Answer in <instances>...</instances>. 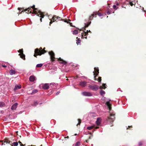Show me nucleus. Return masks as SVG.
Returning a JSON list of instances; mask_svg holds the SVG:
<instances>
[{
	"instance_id": "obj_46",
	"label": "nucleus",
	"mask_w": 146,
	"mask_h": 146,
	"mask_svg": "<svg viewBox=\"0 0 146 146\" xmlns=\"http://www.w3.org/2000/svg\"><path fill=\"white\" fill-rule=\"evenodd\" d=\"M20 145H21V146H24V145H23L22 143H21V144H20Z\"/></svg>"
},
{
	"instance_id": "obj_43",
	"label": "nucleus",
	"mask_w": 146,
	"mask_h": 146,
	"mask_svg": "<svg viewBox=\"0 0 146 146\" xmlns=\"http://www.w3.org/2000/svg\"><path fill=\"white\" fill-rule=\"evenodd\" d=\"M2 66L4 67H6V66L5 65H2Z\"/></svg>"
},
{
	"instance_id": "obj_40",
	"label": "nucleus",
	"mask_w": 146,
	"mask_h": 146,
	"mask_svg": "<svg viewBox=\"0 0 146 146\" xmlns=\"http://www.w3.org/2000/svg\"><path fill=\"white\" fill-rule=\"evenodd\" d=\"M139 145H142V143L141 142H140L139 143Z\"/></svg>"
},
{
	"instance_id": "obj_50",
	"label": "nucleus",
	"mask_w": 146,
	"mask_h": 146,
	"mask_svg": "<svg viewBox=\"0 0 146 146\" xmlns=\"http://www.w3.org/2000/svg\"><path fill=\"white\" fill-rule=\"evenodd\" d=\"M86 142H87V143H88V140H86Z\"/></svg>"
},
{
	"instance_id": "obj_16",
	"label": "nucleus",
	"mask_w": 146,
	"mask_h": 146,
	"mask_svg": "<svg viewBox=\"0 0 146 146\" xmlns=\"http://www.w3.org/2000/svg\"><path fill=\"white\" fill-rule=\"evenodd\" d=\"M16 72V71L15 70H10L9 73L10 75H12L15 74Z\"/></svg>"
},
{
	"instance_id": "obj_36",
	"label": "nucleus",
	"mask_w": 146,
	"mask_h": 146,
	"mask_svg": "<svg viewBox=\"0 0 146 146\" xmlns=\"http://www.w3.org/2000/svg\"><path fill=\"white\" fill-rule=\"evenodd\" d=\"M78 124H77V125H80V123L81 122V120L80 119H78Z\"/></svg>"
},
{
	"instance_id": "obj_33",
	"label": "nucleus",
	"mask_w": 146,
	"mask_h": 146,
	"mask_svg": "<svg viewBox=\"0 0 146 146\" xmlns=\"http://www.w3.org/2000/svg\"><path fill=\"white\" fill-rule=\"evenodd\" d=\"M91 22H90L89 23H88L87 24L85 25V27H88L89 25L91 23Z\"/></svg>"
},
{
	"instance_id": "obj_32",
	"label": "nucleus",
	"mask_w": 146,
	"mask_h": 146,
	"mask_svg": "<svg viewBox=\"0 0 146 146\" xmlns=\"http://www.w3.org/2000/svg\"><path fill=\"white\" fill-rule=\"evenodd\" d=\"M62 20L64 21L65 22H66V23H68L69 22V21H70V20H67L63 19Z\"/></svg>"
},
{
	"instance_id": "obj_28",
	"label": "nucleus",
	"mask_w": 146,
	"mask_h": 146,
	"mask_svg": "<svg viewBox=\"0 0 146 146\" xmlns=\"http://www.w3.org/2000/svg\"><path fill=\"white\" fill-rule=\"evenodd\" d=\"M87 32H86L83 33H82V36H83L84 35V36H86L88 34V30L87 31Z\"/></svg>"
},
{
	"instance_id": "obj_41",
	"label": "nucleus",
	"mask_w": 146,
	"mask_h": 146,
	"mask_svg": "<svg viewBox=\"0 0 146 146\" xmlns=\"http://www.w3.org/2000/svg\"><path fill=\"white\" fill-rule=\"evenodd\" d=\"M107 14H108V15H109V14H110V13H110V12L109 11H108V12H107Z\"/></svg>"
},
{
	"instance_id": "obj_17",
	"label": "nucleus",
	"mask_w": 146,
	"mask_h": 146,
	"mask_svg": "<svg viewBox=\"0 0 146 146\" xmlns=\"http://www.w3.org/2000/svg\"><path fill=\"white\" fill-rule=\"evenodd\" d=\"M21 86L20 85H16L14 89V90H16L17 89L21 88Z\"/></svg>"
},
{
	"instance_id": "obj_11",
	"label": "nucleus",
	"mask_w": 146,
	"mask_h": 146,
	"mask_svg": "<svg viewBox=\"0 0 146 146\" xmlns=\"http://www.w3.org/2000/svg\"><path fill=\"white\" fill-rule=\"evenodd\" d=\"M79 84L82 87H84L87 85V82L85 81L81 82H80Z\"/></svg>"
},
{
	"instance_id": "obj_21",
	"label": "nucleus",
	"mask_w": 146,
	"mask_h": 146,
	"mask_svg": "<svg viewBox=\"0 0 146 146\" xmlns=\"http://www.w3.org/2000/svg\"><path fill=\"white\" fill-rule=\"evenodd\" d=\"M18 145V143L17 142H14L12 143L11 145L12 146H17Z\"/></svg>"
},
{
	"instance_id": "obj_8",
	"label": "nucleus",
	"mask_w": 146,
	"mask_h": 146,
	"mask_svg": "<svg viewBox=\"0 0 146 146\" xmlns=\"http://www.w3.org/2000/svg\"><path fill=\"white\" fill-rule=\"evenodd\" d=\"M58 18L59 19H60V17H57L56 16H54L52 18V19L50 22V25L53 22L57 21V20L58 19Z\"/></svg>"
},
{
	"instance_id": "obj_53",
	"label": "nucleus",
	"mask_w": 146,
	"mask_h": 146,
	"mask_svg": "<svg viewBox=\"0 0 146 146\" xmlns=\"http://www.w3.org/2000/svg\"><path fill=\"white\" fill-rule=\"evenodd\" d=\"M119 5V4L118 3H117V5Z\"/></svg>"
},
{
	"instance_id": "obj_51",
	"label": "nucleus",
	"mask_w": 146,
	"mask_h": 146,
	"mask_svg": "<svg viewBox=\"0 0 146 146\" xmlns=\"http://www.w3.org/2000/svg\"><path fill=\"white\" fill-rule=\"evenodd\" d=\"M72 24V23H70V25L71 26H72V25H71V24Z\"/></svg>"
},
{
	"instance_id": "obj_39",
	"label": "nucleus",
	"mask_w": 146,
	"mask_h": 146,
	"mask_svg": "<svg viewBox=\"0 0 146 146\" xmlns=\"http://www.w3.org/2000/svg\"><path fill=\"white\" fill-rule=\"evenodd\" d=\"M60 93V92H57V93H56V95H58V94H59V93Z\"/></svg>"
},
{
	"instance_id": "obj_25",
	"label": "nucleus",
	"mask_w": 146,
	"mask_h": 146,
	"mask_svg": "<svg viewBox=\"0 0 146 146\" xmlns=\"http://www.w3.org/2000/svg\"><path fill=\"white\" fill-rule=\"evenodd\" d=\"M43 65V64H37L36 66V67L38 68H39L41 67Z\"/></svg>"
},
{
	"instance_id": "obj_37",
	"label": "nucleus",
	"mask_w": 146,
	"mask_h": 146,
	"mask_svg": "<svg viewBox=\"0 0 146 146\" xmlns=\"http://www.w3.org/2000/svg\"><path fill=\"white\" fill-rule=\"evenodd\" d=\"M38 104V103L37 102H34L35 105L36 106Z\"/></svg>"
},
{
	"instance_id": "obj_58",
	"label": "nucleus",
	"mask_w": 146,
	"mask_h": 146,
	"mask_svg": "<svg viewBox=\"0 0 146 146\" xmlns=\"http://www.w3.org/2000/svg\"><path fill=\"white\" fill-rule=\"evenodd\" d=\"M89 32H90V31L89 30Z\"/></svg>"
},
{
	"instance_id": "obj_30",
	"label": "nucleus",
	"mask_w": 146,
	"mask_h": 146,
	"mask_svg": "<svg viewBox=\"0 0 146 146\" xmlns=\"http://www.w3.org/2000/svg\"><path fill=\"white\" fill-rule=\"evenodd\" d=\"M38 92V90H33L32 92V93L33 94L35 93Z\"/></svg>"
},
{
	"instance_id": "obj_18",
	"label": "nucleus",
	"mask_w": 146,
	"mask_h": 146,
	"mask_svg": "<svg viewBox=\"0 0 146 146\" xmlns=\"http://www.w3.org/2000/svg\"><path fill=\"white\" fill-rule=\"evenodd\" d=\"M94 127L96 129H98L99 128L98 127H95L94 126H91L88 127H87V129L88 130H91Z\"/></svg>"
},
{
	"instance_id": "obj_44",
	"label": "nucleus",
	"mask_w": 146,
	"mask_h": 146,
	"mask_svg": "<svg viewBox=\"0 0 146 146\" xmlns=\"http://www.w3.org/2000/svg\"><path fill=\"white\" fill-rule=\"evenodd\" d=\"M39 17H40V16H39ZM41 18L40 19V21H41V22H42V17H41Z\"/></svg>"
},
{
	"instance_id": "obj_10",
	"label": "nucleus",
	"mask_w": 146,
	"mask_h": 146,
	"mask_svg": "<svg viewBox=\"0 0 146 146\" xmlns=\"http://www.w3.org/2000/svg\"><path fill=\"white\" fill-rule=\"evenodd\" d=\"M97 15V13L95 12H94L93 14L91 15L89 17V20H91L93 19V18L94 17H96V15Z\"/></svg>"
},
{
	"instance_id": "obj_3",
	"label": "nucleus",
	"mask_w": 146,
	"mask_h": 146,
	"mask_svg": "<svg viewBox=\"0 0 146 146\" xmlns=\"http://www.w3.org/2000/svg\"><path fill=\"white\" fill-rule=\"evenodd\" d=\"M115 119L114 114L110 113V116L108 117L106 120L108 122H112Z\"/></svg>"
},
{
	"instance_id": "obj_45",
	"label": "nucleus",
	"mask_w": 146,
	"mask_h": 146,
	"mask_svg": "<svg viewBox=\"0 0 146 146\" xmlns=\"http://www.w3.org/2000/svg\"><path fill=\"white\" fill-rule=\"evenodd\" d=\"M20 145H21V146H24V145H23L22 143H21V144H20Z\"/></svg>"
},
{
	"instance_id": "obj_55",
	"label": "nucleus",
	"mask_w": 146,
	"mask_h": 146,
	"mask_svg": "<svg viewBox=\"0 0 146 146\" xmlns=\"http://www.w3.org/2000/svg\"><path fill=\"white\" fill-rule=\"evenodd\" d=\"M19 9H20V8H18V10H19Z\"/></svg>"
},
{
	"instance_id": "obj_14",
	"label": "nucleus",
	"mask_w": 146,
	"mask_h": 146,
	"mask_svg": "<svg viewBox=\"0 0 146 146\" xmlns=\"http://www.w3.org/2000/svg\"><path fill=\"white\" fill-rule=\"evenodd\" d=\"M35 77L34 76H31L29 77V80L30 82H33L35 80Z\"/></svg>"
},
{
	"instance_id": "obj_13",
	"label": "nucleus",
	"mask_w": 146,
	"mask_h": 146,
	"mask_svg": "<svg viewBox=\"0 0 146 146\" xmlns=\"http://www.w3.org/2000/svg\"><path fill=\"white\" fill-rule=\"evenodd\" d=\"M18 104L17 103L14 104L11 107V109L13 110H15L17 107Z\"/></svg>"
},
{
	"instance_id": "obj_26",
	"label": "nucleus",
	"mask_w": 146,
	"mask_h": 146,
	"mask_svg": "<svg viewBox=\"0 0 146 146\" xmlns=\"http://www.w3.org/2000/svg\"><path fill=\"white\" fill-rule=\"evenodd\" d=\"M100 94L101 95H103L105 94V92L104 90H101L100 91Z\"/></svg>"
},
{
	"instance_id": "obj_7",
	"label": "nucleus",
	"mask_w": 146,
	"mask_h": 146,
	"mask_svg": "<svg viewBox=\"0 0 146 146\" xmlns=\"http://www.w3.org/2000/svg\"><path fill=\"white\" fill-rule=\"evenodd\" d=\"M95 71L93 72V73H94V77L95 80H96V77L97 75L99 73V70L98 68H94Z\"/></svg>"
},
{
	"instance_id": "obj_23",
	"label": "nucleus",
	"mask_w": 146,
	"mask_h": 146,
	"mask_svg": "<svg viewBox=\"0 0 146 146\" xmlns=\"http://www.w3.org/2000/svg\"><path fill=\"white\" fill-rule=\"evenodd\" d=\"M59 60L61 61H62V62H60L61 63H63L64 64H66V62L65 61L63 60H62L60 58L59 59Z\"/></svg>"
},
{
	"instance_id": "obj_15",
	"label": "nucleus",
	"mask_w": 146,
	"mask_h": 146,
	"mask_svg": "<svg viewBox=\"0 0 146 146\" xmlns=\"http://www.w3.org/2000/svg\"><path fill=\"white\" fill-rule=\"evenodd\" d=\"M49 84H44L42 86L43 89H47L49 88Z\"/></svg>"
},
{
	"instance_id": "obj_52",
	"label": "nucleus",
	"mask_w": 146,
	"mask_h": 146,
	"mask_svg": "<svg viewBox=\"0 0 146 146\" xmlns=\"http://www.w3.org/2000/svg\"><path fill=\"white\" fill-rule=\"evenodd\" d=\"M128 127H131L132 126H128Z\"/></svg>"
},
{
	"instance_id": "obj_27",
	"label": "nucleus",
	"mask_w": 146,
	"mask_h": 146,
	"mask_svg": "<svg viewBox=\"0 0 146 146\" xmlns=\"http://www.w3.org/2000/svg\"><path fill=\"white\" fill-rule=\"evenodd\" d=\"M9 143L10 144H11V142L9 141V140H6L4 142V143Z\"/></svg>"
},
{
	"instance_id": "obj_54",
	"label": "nucleus",
	"mask_w": 146,
	"mask_h": 146,
	"mask_svg": "<svg viewBox=\"0 0 146 146\" xmlns=\"http://www.w3.org/2000/svg\"><path fill=\"white\" fill-rule=\"evenodd\" d=\"M77 135L76 134H75L74 135Z\"/></svg>"
},
{
	"instance_id": "obj_31",
	"label": "nucleus",
	"mask_w": 146,
	"mask_h": 146,
	"mask_svg": "<svg viewBox=\"0 0 146 146\" xmlns=\"http://www.w3.org/2000/svg\"><path fill=\"white\" fill-rule=\"evenodd\" d=\"M95 12L96 13H97V15H98V16H101L103 15V14L100 13H98L97 12Z\"/></svg>"
},
{
	"instance_id": "obj_57",
	"label": "nucleus",
	"mask_w": 146,
	"mask_h": 146,
	"mask_svg": "<svg viewBox=\"0 0 146 146\" xmlns=\"http://www.w3.org/2000/svg\"><path fill=\"white\" fill-rule=\"evenodd\" d=\"M40 146H42V145H40Z\"/></svg>"
},
{
	"instance_id": "obj_9",
	"label": "nucleus",
	"mask_w": 146,
	"mask_h": 146,
	"mask_svg": "<svg viewBox=\"0 0 146 146\" xmlns=\"http://www.w3.org/2000/svg\"><path fill=\"white\" fill-rule=\"evenodd\" d=\"M82 94L84 96H92V94L89 92H84L82 93Z\"/></svg>"
},
{
	"instance_id": "obj_47",
	"label": "nucleus",
	"mask_w": 146,
	"mask_h": 146,
	"mask_svg": "<svg viewBox=\"0 0 146 146\" xmlns=\"http://www.w3.org/2000/svg\"><path fill=\"white\" fill-rule=\"evenodd\" d=\"M65 138H69V137L68 136L66 137H64Z\"/></svg>"
},
{
	"instance_id": "obj_5",
	"label": "nucleus",
	"mask_w": 146,
	"mask_h": 146,
	"mask_svg": "<svg viewBox=\"0 0 146 146\" xmlns=\"http://www.w3.org/2000/svg\"><path fill=\"white\" fill-rule=\"evenodd\" d=\"M49 54L50 56V59L52 61H53L54 60V54L52 51L49 52Z\"/></svg>"
},
{
	"instance_id": "obj_24",
	"label": "nucleus",
	"mask_w": 146,
	"mask_h": 146,
	"mask_svg": "<svg viewBox=\"0 0 146 146\" xmlns=\"http://www.w3.org/2000/svg\"><path fill=\"white\" fill-rule=\"evenodd\" d=\"M5 105V103L3 102H0V107H4Z\"/></svg>"
},
{
	"instance_id": "obj_19",
	"label": "nucleus",
	"mask_w": 146,
	"mask_h": 146,
	"mask_svg": "<svg viewBox=\"0 0 146 146\" xmlns=\"http://www.w3.org/2000/svg\"><path fill=\"white\" fill-rule=\"evenodd\" d=\"M106 105L109 108V110H110L111 109V104L109 102H106Z\"/></svg>"
},
{
	"instance_id": "obj_29",
	"label": "nucleus",
	"mask_w": 146,
	"mask_h": 146,
	"mask_svg": "<svg viewBox=\"0 0 146 146\" xmlns=\"http://www.w3.org/2000/svg\"><path fill=\"white\" fill-rule=\"evenodd\" d=\"M80 145V142H77L76 144V146H79Z\"/></svg>"
},
{
	"instance_id": "obj_20",
	"label": "nucleus",
	"mask_w": 146,
	"mask_h": 146,
	"mask_svg": "<svg viewBox=\"0 0 146 146\" xmlns=\"http://www.w3.org/2000/svg\"><path fill=\"white\" fill-rule=\"evenodd\" d=\"M99 88L100 89H102V88L105 89L106 88V84H103L102 86H100L99 87Z\"/></svg>"
},
{
	"instance_id": "obj_12",
	"label": "nucleus",
	"mask_w": 146,
	"mask_h": 146,
	"mask_svg": "<svg viewBox=\"0 0 146 146\" xmlns=\"http://www.w3.org/2000/svg\"><path fill=\"white\" fill-rule=\"evenodd\" d=\"M101 121V118L98 117L97 119L96 123L97 125H99L100 124Z\"/></svg>"
},
{
	"instance_id": "obj_56",
	"label": "nucleus",
	"mask_w": 146,
	"mask_h": 146,
	"mask_svg": "<svg viewBox=\"0 0 146 146\" xmlns=\"http://www.w3.org/2000/svg\"><path fill=\"white\" fill-rule=\"evenodd\" d=\"M78 43H80V42H79V41H78Z\"/></svg>"
},
{
	"instance_id": "obj_2",
	"label": "nucleus",
	"mask_w": 146,
	"mask_h": 146,
	"mask_svg": "<svg viewBox=\"0 0 146 146\" xmlns=\"http://www.w3.org/2000/svg\"><path fill=\"white\" fill-rule=\"evenodd\" d=\"M40 50H39L38 48L36 49L35 51V54L34 56L36 57L37 55H41L42 54H44L46 52L45 50L44 49L42 50V48H40Z\"/></svg>"
},
{
	"instance_id": "obj_35",
	"label": "nucleus",
	"mask_w": 146,
	"mask_h": 146,
	"mask_svg": "<svg viewBox=\"0 0 146 146\" xmlns=\"http://www.w3.org/2000/svg\"><path fill=\"white\" fill-rule=\"evenodd\" d=\"M101 77H99L98 79L97 80L99 82H100L101 81Z\"/></svg>"
},
{
	"instance_id": "obj_1",
	"label": "nucleus",
	"mask_w": 146,
	"mask_h": 146,
	"mask_svg": "<svg viewBox=\"0 0 146 146\" xmlns=\"http://www.w3.org/2000/svg\"><path fill=\"white\" fill-rule=\"evenodd\" d=\"M35 6L34 5L31 7V8H29L27 9H25V11H26L28 10V13H35L38 16L43 18L44 16L43 13L39 11H38L37 9L35 8Z\"/></svg>"
},
{
	"instance_id": "obj_22",
	"label": "nucleus",
	"mask_w": 146,
	"mask_h": 146,
	"mask_svg": "<svg viewBox=\"0 0 146 146\" xmlns=\"http://www.w3.org/2000/svg\"><path fill=\"white\" fill-rule=\"evenodd\" d=\"M78 33V31L77 30H75L73 32V34L74 35H76Z\"/></svg>"
},
{
	"instance_id": "obj_38",
	"label": "nucleus",
	"mask_w": 146,
	"mask_h": 146,
	"mask_svg": "<svg viewBox=\"0 0 146 146\" xmlns=\"http://www.w3.org/2000/svg\"><path fill=\"white\" fill-rule=\"evenodd\" d=\"M0 142L2 143L1 144V145H4V143H3V141H0Z\"/></svg>"
},
{
	"instance_id": "obj_48",
	"label": "nucleus",
	"mask_w": 146,
	"mask_h": 146,
	"mask_svg": "<svg viewBox=\"0 0 146 146\" xmlns=\"http://www.w3.org/2000/svg\"><path fill=\"white\" fill-rule=\"evenodd\" d=\"M19 143L20 144H21V142L20 141H19Z\"/></svg>"
},
{
	"instance_id": "obj_49",
	"label": "nucleus",
	"mask_w": 146,
	"mask_h": 146,
	"mask_svg": "<svg viewBox=\"0 0 146 146\" xmlns=\"http://www.w3.org/2000/svg\"><path fill=\"white\" fill-rule=\"evenodd\" d=\"M91 139V136H90L89 137V139Z\"/></svg>"
},
{
	"instance_id": "obj_34",
	"label": "nucleus",
	"mask_w": 146,
	"mask_h": 146,
	"mask_svg": "<svg viewBox=\"0 0 146 146\" xmlns=\"http://www.w3.org/2000/svg\"><path fill=\"white\" fill-rule=\"evenodd\" d=\"M113 7L114 9H117L118 8L115 5H114L113 6Z\"/></svg>"
},
{
	"instance_id": "obj_42",
	"label": "nucleus",
	"mask_w": 146,
	"mask_h": 146,
	"mask_svg": "<svg viewBox=\"0 0 146 146\" xmlns=\"http://www.w3.org/2000/svg\"><path fill=\"white\" fill-rule=\"evenodd\" d=\"M130 4L131 5V6H132V5H133V4L131 2H130Z\"/></svg>"
},
{
	"instance_id": "obj_6",
	"label": "nucleus",
	"mask_w": 146,
	"mask_h": 146,
	"mask_svg": "<svg viewBox=\"0 0 146 146\" xmlns=\"http://www.w3.org/2000/svg\"><path fill=\"white\" fill-rule=\"evenodd\" d=\"M18 52L20 53L19 55L20 56V57L23 60H25V55L23 54V49L19 50Z\"/></svg>"
},
{
	"instance_id": "obj_4",
	"label": "nucleus",
	"mask_w": 146,
	"mask_h": 146,
	"mask_svg": "<svg viewBox=\"0 0 146 146\" xmlns=\"http://www.w3.org/2000/svg\"><path fill=\"white\" fill-rule=\"evenodd\" d=\"M89 89L93 91H97L99 88V87L96 85H89L88 86Z\"/></svg>"
}]
</instances>
